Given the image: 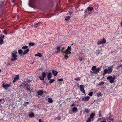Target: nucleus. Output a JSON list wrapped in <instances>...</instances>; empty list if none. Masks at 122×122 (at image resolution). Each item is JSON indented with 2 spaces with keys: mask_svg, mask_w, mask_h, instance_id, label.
Returning a JSON list of instances; mask_svg holds the SVG:
<instances>
[{
  "mask_svg": "<svg viewBox=\"0 0 122 122\" xmlns=\"http://www.w3.org/2000/svg\"><path fill=\"white\" fill-rule=\"evenodd\" d=\"M40 0H29V6L32 7L35 6Z\"/></svg>",
  "mask_w": 122,
  "mask_h": 122,
  "instance_id": "obj_1",
  "label": "nucleus"
},
{
  "mask_svg": "<svg viewBox=\"0 0 122 122\" xmlns=\"http://www.w3.org/2000/svg\"><path fill=\"white\" fill-rule=\"evenodd\" d=\"M47 72L45 73L43 72L42 73L41 76H39V78L41 80L44 81L45 80V78L46 76V73H47Z\"/></svg>",
  "mask_w": 122,
  "mask_h": 122,
  "instance_id": "obj_2",
  "label": "nucleus"
},
{
  "mask_svg": "<svg viewBox=\"0 0 122 122\" xmlns=\"http://www.w3.org/2000/svg\"><path fill=\"white\" fill-rule=\"evenodd\" d=\"M71 46H68V47L67 49L65 51V54H68L71 53Z\"/></svg>",
  "mask_w": 122,
  "mask_h": 122,
  "instance_id": "obj_3",
  "label": "nucleus"
},
{
  "mask_svg": "<svg viewBox=\"0 0 122 122\" xmlns=\"http://www.w3.org/2000/svg\"><path fill=\"white\" fill-rule=\"evenodd\" d=\"M107 80H110L109 82L111 83H113L114 82V80L115 79L114 77H113L112 76H110L108 77L107 78Z\"/></svg>",
  "mask_w": 122,
  "mask_h": 122,
  "instance_id": "obj_4",
  "label": "nucleus"
},
{
  "mask_svg": "<svg viewBox=\"0 0 122 122\" xmlns=\"http://www.w3.org/2000/svg\"><path fill=\"white\" fill-rule=\"evenodd\" d=\"M106 40L105 39L103 38V39L101 40L100 41H98L97 43V45H100L101 44H104L106 42Z\"/></svg>",
  "mask_w": 122,
  "mask_h": 122,
  "instance_id": "obj_5",
  "label": "nucleus"
},
{
  "mask_svg": "<svg viewBox=\"0 0 122 122\" xmlns=\"http://www.w3.org/2000/svg\"><path fill=\"white\" fill-rule=\"evenodd\" d=\"M10 84H6L5 83H3L2 84V87L6 90L8 89V88L10 87Z\"/></svg>",
  "mask_w": 122,
  "mask_h": 122,
  "instance_id": "obj_6",
  "label": "nucleus"
},
{
  "mask_svg": "<svg viewBox=\"0 0 122 122\" xmlns=\"http://www.w3.org/2000/svg\"><path fill=\"white\" fill-rule=\"evenodd\" d=\"M84 87L85 86L82 85H80L79 86V88L81 91L84 94H85V91L84 88Z\"/></svg>",
  "mask_w": 122,
  "mask_h": 122,
  "instance_id": "obj_7",
  "label": "nucleus"
},
{
  "mask_svg": "<svg viewBox=\"0 0 122 122\" xmlns=\"http://www.w3.org/2000/svg\"><path fill=\"white\" fill-rule=\"evenodd\" d=\"M24 87H25L26 90L27 91H29L30 89V87L28 83H26L24 86Z\"/></svg>",
  "mask_w": 122,
  "mask_h": 122,
  "instance_id": "obj_8",
  "label": "nucleus"
},
{
  "mask_svg": "<svg viewBox=\"0 0 122 122\" xmlns=\"http://www.w3.org/2000/svg\"><path fill=\"white\" fill-rule=\"evenodd\" d=\"M90 98V97L89 96H86L82 98V100L84 101H88Z\"/></svg>",
  "mask_w": 122,
  "mask_h": 122,
  "instance_id": "obj_9",
  "label": "nucleus"
},
{
  "mask_svg": "<svg viewBox=\"0 0 122 122\" xmlns=\"http://www.w3.org/2000/svg\"><path fill=\"white\" fill-rule=\"evenodd\" d=\"M108 73L111 74L112 70H113V66H111L109 67L108 68Z\"/></svg>",
  "mask_w": 122,
  "mask_h": 122,
  "instance_id": "obj_10",
  "label": "nucleus"
},
{
  "mask_svg": "<svg viewBox=\"0 0 122 122\" xmlns=\"http://www.w3.org/2000/svg\"><path fill=\"white\" fill-rule=\"evenodd\" d=\"M52 77V74L51 72H49L47 75V78L49 80H50Z\"/></svg>",
  "mask_w": 122,
  "mask_h": 122,
  "instance_id": "obj_11",
  "label": "nucleus"
},
{
  "mask_svg": "<svg viewBox=\"0 0 122 122\" xmlns=\"http://www.w3.org/2000/svg\"><path fill=\"white\" fill-rule=\"evenodd\" d=\"M95 115V113H92L90 114L89 117L92 119V120H93V117Z\"/></svg>",
  "mask_w": 122,
  "mask_h": 122,
  "instance_id": "obj_12",
  "label": "nucleus"
},
{
  "mask_svg": "<svg viewBox=\"0 0 122 122\" xmlns=\"http://www.w3.org/2000/svg\"><path fill=\"white\" fill-rule=\"evenodd\" d=\"M73 10L71 8L68 11L69 14L70 15H71L73 12Z\"/></svg>",
  "mask_w": 122,
  "mask_h": 122,
  "instance_id": "obj_13",
  "label": "nucleus"
},
{
  "mask_svg": "<svg viewBox=\"0 0 122 122\" xmlns=\"http://www.w3.org/2000/svg\"><path fill=\"white\" fill-rule=\"evenodd\" d=\"M43 93V90H41L38 91L37 92L38 95H39L42 94Z\"/></svg>",
  "mask_w": 122,
  "mask_h": 122,
  "instance_id": "obj_14",
  "label": "nucleus"
},
{
  "mask_svg": "<svg viewBox=\"0 0 122 122\" xmlns=\"http://www.w3.org/2000/svg\"><path fill=\"white\" fill-rule=\"evenodd\" d=\"M52 73L53 74L54 76H56L58 73V72L56 71H55L54 70H53L52 71Z\"/></svg>",
  "mask_w": 122,
  "mask_h": 122,
  "instance_id": "obj_15",
  "label": "nucleus"
},
{
  "mask_svg": "<svg viewBox=\"0 0 122 122\" xmlns=\"http://www.w3.org/2000/svg\"><path fill=\"white\" fill-rule=\"evenodd\" d=\"M30 49L29 48H27L26 50H25L23 52V54L24 55L28 53Z\"/></svg>",
  "mask_w": 122,
  "mask_h": 122,
  "instance_id": "obj_16",
  "label": "nucleus"
},
{
  "mask_svg": "<svg viewBox=\"0 0 122 122\" xmlns=\"http://www.w3.org/2000/svg\"><path fill=\"white\" fill-rule=\"evenodd\" d=\"M93 8L92 7L89 6L87 7L86 9L88 11H91L93 10Z\"/></svg>",
  "mask_w": 122,
  "mask_h": 122,
  "instance_id": "obj_17",
  "label": "nucleus"
},
{
  "mask_svg": "<svg viewBox=\"0 0 122 122\" xmlns=\"http://www.w3.org/2000/svg\"><path fill=\"white\" fill-rule=\"evenodd\" d=\"M95 72H94V73L95 74H97V73H99V71H100V68L98 67L96 68V70H95Z\"/></svg>",
  "mask_w": 122,
  "mask_h": 122,
  "instance_id": "obj_18",
  "label": "nucleus"
},
{
  "mask_svg": "<svg viewBox=\"0 0 122 122\" xmlns=\"http://www.w3.org/2000/svg\"><path fill=\"white\" fill-rule=\"evenodd\" d=\"M84 18H85L87 16L89 15L87 13V11L86 10H85V12L84 13Z\"/></svg>",
  "mask_w": 122,
  "mask_h": 122,
  "instance_id": "obj_19",
  "label": "nucleus"
},
{
  "mask_svg": "<svg viewBox=\"0 0 122 122\" xmlns=\"http://www.w3.org/2000/svg\"><path fill=\"white\" fill-rule=\"evenodd\" d=\"M77 108L75 107H73L72 109V111L73 112H75L76 111H77Z\"/></svg>",
  "mask_w": 122,
  "mask_h": 122,
  "instance_id": "obj_20",
  "label": "nucleus"
},
{
  "mask_svg": "<svg viewBox=\"0 0 122 122\" xmlns=\"http://www.w3.org/2000/svg\"><path fill=\"white\" fill-rule=\"evenodd\" d=\"M108 72H109L107 69H105L103 71V74L104 75L107 73L108 74H110L109 73H108Z\"/></svg>",
  "mask_w": 122,
  "mask_h": 122,
  "instance_id": "obj_21",
  "label": "nucleus"
},
{
  "mask_svg": "<svg viewBox=\"0 0 122 122\" xmlns=\"http://www.w3.org/2000/svg\"><path fill=\"white\" fill-rule=\"evenodd\" d=\"M61 46H60L59 47H57V48L56 49L57 50V51L56 52V53H58L59 52H60L61 50H60V48L61 47Z\"/></svg>",
  "mask_w": 122,
  "mask_h": 122,
  "instance_id": "obj_22",
  "label": "nucleus"
},
{
  "mask_svg": "<svg viewBox=\"0 0 122 122\" xmlns=\"http://www.w3.org/2000/svg\"><path fill=\"white\" fill-rule=\"evenodd\" d=\"M90 111V110H88L87 109L85 108L83 111V112H86V113H88Z\"/></svg>",
  "mask_w": 122,
  "mask_h": 122,
  "instance_id": "obj_23",
  "label": "nucleus"
},
{
  "mask_svg": "<svg viewBox=\"0 0 122 122\" xmlns=\"http://www.w3.org/2000/svg\"><path fill=\"white\" fill-rule=\"evenodd\" d=\"M4 43V41L2 38V37H0V44L2 45Z\"/></svg>",
  "mask_w": 122,
  "mask_h": 122,
  "instance_id": "obj_24",
  "label": "nucleus"
},
{
  "mask_svg": "<svg viewBox=\"0 0 122 122\" xmlns=\"http://www.w3.org/2000/svg\"><path fill=\"white\" fill-rule=\"evenodd\" d=\"M40 23H41L40 22L36 23L34 27L37 28L39 25H40Z\"/></svg>",
  "mask_w": 122,
  "mask_h": 122,
  "instance_id": "obj_25",
  "label": "nucleus"
},
{
  "mask_svg": "<svg viewBox=\"0 0 122 122\" xmlns=\"http://www.w3.org/2000/svg\"><path fill=\"white\" fill-rule=\"evenodd\" d=\"M29 116L30 117H32L34 116V114L32 112L29 114Z\"/></svg>",
  "mask_w": 122,
  "mask_h": 122,
  "instance_id": "obj_26",
  "label": "nucleus"
},
{
  "mask_svg": "<svg viewBox=\"0 0 122 122\" xmlns=\"http://www.w3.org/2000/svg\"><path fill=\"white\" fill-rule=\"evenodd\" d=\"M92 121V119L90 117L88 118V119L86 120V122H91Z\"/></svg>",
  "mask_w": 122,
  "mask_h": 122,
  "instance_id": "obj_27",
  "label": "nucleus"
},
{
  "mask_svg": "<svg viewBox=\"0 0 122 122\" xmlns=\"http://www.w3.org/2000/svg\"><path fill=\"white\" fill-rule=\"evenodd\" d=\"M35 56H38L39 57H41L42 56V55L41 53H38L36 54L35 55Z\"/></svg>",
  "mask_w": 122,
  "mask_h": 122,
  "instance_id": "obj_28",
  "label": "nucleus"
},
{
  "mask_svg": "<svg viewBox=\"0 0 122 122\" xmlns=\"http://www.w3.org/2000/svg\"><path fill=\"white\" fill-rule=\"evenodd\" d=\"M70 19V17L69 16H66L65 18V20L66 21L69 20Z\"/></svg>",
  "mask_w": 122,
  "mask_h": 122,
  "instance_id": "obj_29",
  "label": "nucleus"
},
{
  "mask_svg": "<svg viewBox=\"0 0 122 122\" xmlns=\"http://www.w3.org/2000/svg\"><path fill=\"white\" fill-rule=\"evenodd\" d=\"M11 56H12V57L13 58H16L17 57V56L14 53H12L11 54Z\"/></svg>",
  "mask_w": 122,
  "mask_h": 122,
  "instance_id": "obj_30",
  "label": "nucleus"
},
{
  "mask_svg": "<svg viewBox=\"0 0 122 122\" xmlns=\"http://www.w3.org/2000/svg\"><path fill=\"white\" fill-rule=\"evenodd\" d=\"M4 5V2H0V6L1 7L3 6Z\"/></svg>",
  "mask_w": 122,
  "mask_h": 122,
  "instance_id": "obj_31",
  "label": "nucleus"
},
{
  "mask_svg": "<svg viewBox=\"0 0 122 122\" xmlns=\"http://www.w3.org/2000/svg\"><path fill=\"white\" fill-rule=\"evenodd\" d=\"M96 66H94L92 67L91 70L93 71H95L96 70Z\"/></svg>",
  "mask_w": 122,
  "mask_h": 122,
  "instance_id": "obj_32",
  "label": "nucleus"
},
{
  "mask_svg": "<svg viewBox=\"0 0 122 122\" xmlns=\"http://www.w3.org/2000/svg\"><path fill=\"white\" fill-rule=\"evenodd\" d=\"M48 102L50 103H51L53 102V100L51 98H48Z\"/></svg>",
  "mask_w": 122,
  "mask_h": 122,
  "instance_id": "obj_33",
  "label": "nucleus"
},
{
  "mask_svg": "<svg viewBox=\"0 0 122 122\" xmlns=\"http://www.w3.org/2000/svg\"><path fill=\"white\" fill-rule=\"evenodd\" d=\"M35 45V43L33 42H30L29 44V46H34Z\"/></svg>",
  "mask_w": 122,
  "mask_h": 122,
  "instance_id": "obj_34",
  "label": "nucleus"
},
{
  "mask_svg": "<svg viewBox=\"0 0 122 122\" xmlns=\"http://www.w3.org/2000/svg\"><path fill=\"white\" fill-rule=\"evenodd\" d=\"M18 52L19 53V54H22V53L23 51H22V50L21 49H20L18 50Z\"/></svg>",
  "mask_w": 122,
  "mask_h": 122,
  "instance_id": "obj_35",
  "label": "nucleus"
},
{
  "mask_svg": "<svg viewBox=\"0 0 122 122\" xmlns=\"http://www.w3.org/2000/svg\"><path fill=\"white\" fill-rule=\"evenodd\" d=\"M55 80L54 79H52L49 81V83L51 84L52 83H53Z\"/></svg>",
  "mask_w": 122,
  "mask_h": 122,
  "instance_id": "obj_36",
  "label": "nucleus"
},
{
  "mask_svg": "<svg viewBox=\"0 0 122 122\" xmlns=\"http://www.w3.org/2000/svg\"><path fill=\"white\" fill-rule=\"evenodd\" d=\"M17 60V58H12L10 60V61H15V60Z\"/></svg>",
  "mask_w": 122,
  "mask_h": 122,
  "instance_id": "obj_37",
  "label": "nucleus"
},
{
  "mask_svg": "<svg viewBox=\"0 0 122 122\" xmlns=\"http://www.w3.org/2000/svg\"><path fill=\"white\" fill-rule=\"evenodd\" d=\"M19 75H16L15 76V77L14 78L16 79V80H17L19 79Z\"/></svg>",
  "mask_w": 122,
  "mask_h": 122,
  "instance_id": "obj_38",
  "label": "nucleus"
},
{
  "mask_svg": "<svg viewBox=\"0 0 122 122\" xmlns=\"http://www.w3.org/2000/svg\"><path fill=\"white\" fill-rule=\"evenodd\" d=\"M67 55V54H65V55H64V58L66 59H68L69 58V56Z\"/></svg>",
  "mask_w": 122,
  "mask_h": 122,
  "instance_id": "obj_39",
  "label": "nucleus"
},
{
  "mask_svg": "<svg viewBox=\"0 0 122 122\" xmlns=\"http://www.w3.org/2000/svg\"><path fill=\"white\" fill-rule=\"evenodd\" d=\"M28 46H25L22 47V48L23 49H27L28 48Z\"/></svg>",
  "mask_w": 122,
  "mask_h": 122,
  "instance_id": "obj_40",
  "label": "nucleus"
},
{
  "mask_svg": "<svg viewBox=\"0 0 122 122\" xmlns=\"http://www.w3.org/2000/svg\"><path fill=\"white\" fill-rule=\"evenodd\" d=\"M95 53L96 55H98L100 53V51L98 50H96Z\"/></svg>",
  "mask_w": 122,
  "mask_h": 122,
  "instance_id": "obj_41",
  "label": "nucleus"
},
{
  "mask_svg": "<svg viewBox=\"0 0 122 122\" xmlns=\"http://www.w3.org/2000/svg\"><path fill=\"white\" fill-rule=\"evenodd\" d=\"M93 94V92H89L88 94V95L91 96H92Z\"/></svg>",
  "mask_w": 122,
  "mask_h": 122,
  "instance_id": "obj_42",
  "label": "nucleus"
},
{
  "mask_svg": "<svg viewBox=\"0 0 122 122\" xmlns=\"http://www.w3.org/2000/svg\"><path fill=\"white\" fill-rule=\"evenodd\" d=\"M98 96V97H99V96H101V93H97L96 94Z\"/></svg>",
  "mask_w": 122,
  "mask_h": 122,
  "instance_id": "obj_43",
  "label": "nucleus"
},
{
  "mask_svg": "<svg viewBox=\"0 0 122 122\" xmlns=\"http://www.w3.org/2000/svg\"><path fill=\"white\" fill-rule=\"evenodd\" d=\"M29 103V102H24V106L27 107V105L26 104Z\"/></svg>",
  "mask_w": 122,
  "mask_h": 122,
  "instance_id": "obj_44",
  "label": "nucleus"
},
{
  "mask_svg": "<svg viewBox=\"0 0 122 122\" xmlns=\"http://www.w3.org/2000/svg\"><path fill=\"white\" fill-rule=\"evenodd\" d=\"M74 80L76 81H80V78L79 77H78L75 79Z\"/></svg>",
  "mask_w": 122,
  "mask_h": 122,
  "instance_id": "obj_45",
  "label": "nucleus"
},
{
  "mask_svg": "<svg viewBox=\"0 0 122 122\" xmlns=\"http://www.w3.org/2000/svg\"><path fill=\"white\" fill-rule=\"evenodd\" d=\"M56 119L59 120H60L61 119V117L59 116H58L56 117Z\"/></svg>",
  "mask_w": 122,
  "mask_h": 122,
  "instance_id": "obj_46",
  "label": "nucleus"
},
{
  "mask_svg": "<svg viewBox=\"0 0 122 122\" xmlns=\"http://www.w3.org/2000/svg\"><path fill=\"white\" fill-rule=\"evenodd\" d=\"M104 84V82L103 81H102L99 84V85H102L103 84Z\"/></svg>",
  "mask_w": 122,
  "mask_h": 122,
  "instance_id": "obj_47",
  "label": "nucleus"
},
{
  "mask_svg": "<svg viewBox=\"0 0 122 122\" xmlns=\"http://www.w3.org/2000/svg\"><path fill=\"white\" fill-rule=\"evenodd\" d=\"M63 79L62 78H61L58 80V81H63Z\"/></svg>",
  "mask_w": 122,
  "mask_h": 122,
  "instance_id": "obj_48",
  "label": "nucleus"
},
{
  "mask_svg": "<svg viewBox=\"0 0 122 122\" xmlns=\"http://www.w3.org/2000/svg\"><path fill=\"white\" fill-rule=\"evenodd\" d=\"M3 33H4V34H7V33L5 30H4V31H3Z\"/></svg>",
  "mask_w": 122,
  "mask_h": 122,
  "instance_id": "obj_49",
  "label": "nucleus"
},
{
  "mask_svg": "<svg viewBox=\"0 0 122 122\" xmlns=\"http://www.w3.org/2000/svg\"><path fill=\"white\" fill-rule=\"evenodd\" d=\"M26 82L27 83H30L31 82V80H26Z\"/></svg>",
  "mask_w": 122,
  "mask_h": 122,
  "instance_id": "obj_50",
  "label": "nucleus"
},
{
  "mask_svg": "<svg viewBox=\"0 0 122 122\" xmlns=\"http://www.w3.org/2000/svg\"><path fill=\"white\" fill-rule=\"evenodd\" d=\"M24 86V84H21L20 86H19V87H23V86Z\"/></svg>",
  "mask_w": 122,
  "mask_h": 122,
  "instance_id": "obj_51",
  "label": "nucleus"
},
{
  "mask_svg": "<svg viewBox=\"0 0 122 122\" xmlns=\"http://www.w3.org/2000/svg\"><path fill=\"white\" fill-rule=\"evenodd\" d=\"M65 51H64L63 50H61V52L63 53V55H64L65 54Z\"/></svg>",
  "mask_w": 122,
  "mask_h": 122,
  "instance_id": "obj_52",
  "label": "nucleus"
},
{
  "mask_svg": "<svg viewBox=\"0 0 122 122\" xmlns=\"http://www.w3.org/2000/svg\"><path fill=\"white\" fill-rule=\"evenodd\" d=\"M17 51H13L12 53H14L15 54H17Z\"/></svg>",
  "mask_w": 122,
  "mask_h": 122,
  "instance_id": "obj_53",
  "label": "nucleus"
},
{
  "mask_svg": "<svg viewBox=\"0 0 122 122\" xmlns=\"http://www.w3.org/2000/svg\"><path fill=\"white\" fill-rule=\"evenodd\" d=\"M39 122H44V121L42 120L41 119H40L39 120Z\"/></svg>",
  "mask_w": 122,
  "mask_h": 122,
  "instance_id": "obj_54",
  "label": "nucleus"
},
{
  "mask_svg": "<svg viewBox=\"0 0 122 122\" xmlns=\"http://www.w3.org/2000/svg\"><path fill=\"white\" fill-rule=\"evenodd\" d=\"M79 60H80V61H81L82 60V57H80Z\"/></svg>",
  "mask_w": 122,
  "mask_h": 122,
  "instance_id": "obj_55",
  "label": "nucleus"
},
{
  "mask_svg": "<svg viewBox=\"0 0 122 122\" xmlns=\"http://www.w3.org/2000/svg\"><path fill=\"white\" fill-rule=\"evenodd\" d=\"M89 11H87V13L89 15H91V14L92 13L91 12H89Z\"/></svg>",
  "mask_w": 122,
  "mask_h": 122,
  "instance_id": "obj_56",
  "label": "nucleus"
},
{
  "mask_svg": "<svg viewBox=\"0 0 122 122\" xmlns=\"http://www.w3.org/2000/svg\"><path fill=\"white\" fill-rule=\"evenodd\" d=\"M17 80H16V79L14 78V79L13 81L12 82L13 83L15 82Z\"/></svg>",
  "mask_w": 122,
  "mask_h": 122,
  "instance_id": "obj_57",
  "label": "nucleus"
},
{
  "mask_svg": "<svg viewBox=\"0 0 122 122\" xmlns=\"http://www.w3.org/2000/svg\"><path fill=\"white\" fill-rule=\"evenodd\" d=\"M0 37H1L2 38H4V35H3L2 36H1Z\"/></svg>",
  "mask_w": 122,
  "mask_h": 122,
  "instance_id": "obj_58",
  "label": "nucleus"
},
{
  "mask_svg": "<svg viewBox=\"0 0 122 122\" xmlns=\"http://www.w3.org/2000/svg\"><path fill=\"white\" fill-rule=\"evenodd\" d=\"M119 68H120V67H119V66H117V69H118Z\"/></svg>",
  "mask_w": 122,
  "mask_h": 122,
  "instance_id": "obj_59",
  "label": "nucleus"
},
{
  "mask_svg": "<svg viewBox=\"0 0 122 122\" xmlns=\"http://www.w3.org/2000/svg\"><path fill=\"white\" fill-rule=\"evenodd\" d=\"M75 106V104H72L71 106L72 107V106Z\"/></svg>",
  "mask_w": 122,
  "mask_h": 122,
  "instance_id": "obj_60",
  "label": "nucleus"
},
{
  "mask_svg": "<svg viewBox=\"0 0 122 122\" xmlns=\"http://www.w3.org/2000/svg\"><path fill=\"white\" fill-rule=\"evenodd\" d=\"M64 48H65L64 47H62V48L61 49V50H63L64 51Z\"/></svg>",
  "mask_w": 122,
  "mask_h": 122,
  "instance_id": "obj_61",
  "label": "nucleus"
},
{
  "mask_svg": "<svg viewBox=\"0 0 122 122\" xmlns=\"http://www.w3.org/2000/svg\"><path fill=\"white\" fill-rule=\"evenodd\" d=\"M100 122H106L105 121H101Z\"/></svg>",
  "mask_w": 122,
  "mask_h": 122,
  "instance_id": "obj_62",
  "label": "nucleus"
},
{
  "mask_svg": "<svg viewBox=\"0 0 122 122\" xmlns=\"http://www.w3.org/2000/svg\"><path fill=\"white\" fill-rule=\"evenodd\" d=\"M101 119V118H98L97 120V121H98L100 120Z\"/></svg>",
  "mask_w": 122,
  "mask_h": 122,
  "instance_id": "obj_63",
  "label": "nucleus"
},
{
  "mask_svg": "<svg viewBox=\"0 0 122 122\" xmlns=\"http://www.w3.org/2000/svg\"><path fill=\"white\" fill-rule=\"evenodd\" d=\"M119 67H122V64L119 66Z\"/></svg>",
  "mask_w": 122,
  "mask_h": 122,
  "instance_id": "obj_64",
  "label": "nucleus"
}]
</instances>
